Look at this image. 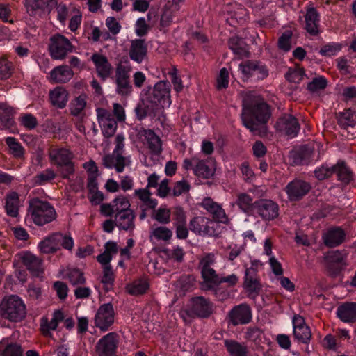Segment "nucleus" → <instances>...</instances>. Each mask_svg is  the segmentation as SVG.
I'll return each instance as SVG.
<instances>
[{
  "instance_id": "obj_5",
  "label": "nucleus",
  "mask_w": 356,
  "mask_h": 356,
  "mask_svg": "<svg viewBox=\"0 0 356 356\" xmlns=\"http://www.w3.org/2000/svg\"><path fill=\"white\" fill-rule=\"evenodd\" d=\"M29 211L34 223L40 226L49 223L56 218L54 208L49 202L38 198L29 202Z\"/></svg>"
},
{
  "instance_id": "obj_63",
  "label": "nucleus",
  "mask_w": 356,
  "mask_h": 356,
  "mask_svg": "<svg viewBox=\"0 0 356 356\" xmlns=\"http://www.w3.org/2000/svg\"><path fill=\"white\" fill-rule=\"evenodd\" d=\"M341 49V44L339 43H331L323 45L319 53L322 56H332L337 54Z\"/></svg>"
},
{
  "instance_id": "obj_59",
  "label": "nucleus",
  "mask_w": 356,
  "mask_h": 356,
  "mask_svg": "<svg viewBox=\"0 0 356 356\" xmlns=\"http://www.w3.org/2000/svg\"><path fill=\"white\" fill-rule=\"evenodd\" d=\"M13 64L5 58H0V79L9 78L13 73Z\"/></svg>"
},
{
  "instance_id": "obj_64",
  "label": "nucleus",
  "mask_w": 356,
  "mask_h": 356,
  "mask_svg": "<svg viewBox=\"0 0 356 356\" xmlns=\"http://www.w3.org/2000/svg\"><path fill=\"white\" fill-rule=\"evenodd\" d=\"M229 84V72L227 68L223 67L216 79V88L218 90L226 88Z\"/></svg>"
},
{
  "instance_id": "obj_14",
  "label": "nucleus",
  "mask_w": 356,
  "mask_h": 356,
  "mask_svg": "<svg viewBox=\"0 0 356 356\" xmlns=\"http://www.w3.org/2000/svg\"><path fill=\"white\" fill-rule=\"evenodd\" d=\"M131 204L127 197L119 195L112 200L110 203H104L100 206L101 213L106 217H111L113 215L124 213L129 209Z\"/></svg>"
},
{
  "instance_id": "obj_55",
  "label": "nucleus",
  "mask_w": 356,
  "mask_h": 356,
  "mask_svg": "<svg viewBox=\"0 0 356 356\" xmlns=\"http://www.w3.org/2000/svg\"><path fill=\"white\" fill-rule=\"evenodd\" d=\"M252 197L245 193H239L237 196L236 204L244 212L248 211L253 205Z\"/></svg>"
},
{
  "instance_id": "obj_22",
  "label": "nucleus",
  "mask_w": 356,
  "mask_h": 356,
  "mask_svg": "<svg viewBox=\"0 0 356 356\" xmlns=\"http://www.w3.org/2000/svg\"><path fill=\"white\" fill-rule=\"evenodd\" d=\"M95 65L97 76L102 81H106L113 74V67L106 56L100 54H93L90 58Z\"/></svg>"
},
{
  "instance_id": "obj_20",
  "label": "nucleus",
  "mask_w": 356,
  "mask_h": 356,
  "mask_svg": "<svg viewBox=\"0 0 356 356\" xmlns=\"http://www.w3.org/2000/svg\"><path fill=\"white\" fill-rule=\"evenodd\" d=\"M311 188L312 186L309 182L296 179L286 185L285 191L291 201H298L305 196Z\"/></svg>"
},
{
  "instance_id": "obj_47",
  "label": "nucleus",
  "mask_w": 356,
  "mask_h": 356,
  "mask_svg": "<svg viewBox=\"0 0 356 356\" xmlns=\"http://www.w3.org/2000/svg\"><path fill=\"white\" fill-rule=\"evenodd\" d=\"M66 277L74 286L83 285L86 282L84 273L76 268L68 269L66 273Z\"/></svg>"
},
{
  "instance_id": "obj_36",
  "label": "nucleus",
  "mask_w": 356,
  "mask_h": 356,
  "mask_svg": "<svg viewBox=\"0 0 356 356\" xmlns=\"http://www.w3.org/2000/svg\"><path fill=\"white\" fill-rule=\"evenodd\" d=\"M314 150L308 145H303L291 152V158L295 165H307L310 163Z\"/></svg>"
},
{
  "instance_id": "obj_37",
  "label": "nucleus",
  "mask_w": 356,
  "mask_h": 356,
  "mask_svg": "<svg viewBox=\"0 0 356 356\" xmlns=\"http://www.w3.org/2000/svg\"><path fill=\"white\" fill-rule=\"evenodd\" d=\"M141 136H144L151 153L159 156L162 152V142L161 138L151 129H145Z\"/></svg>"
},
{
  "instance_id": "obj_21",
  "label": "nucleus",
  "mask_w": 356,
  "mask_h": 356,
  "mask_svg": "<svg viewBox=\"0 0 356 356\" xmlns=\"http://www.w3.org/2000/svg\"><path fill=\"white\" fill-rule=\"evenodd\" d=\"M200 205L211 215L213 218L212 220L214 222H216L224 224H227L229 222V218L222 206L218 202L213 201L211 197L204 198Z\"/></svg>"
},
{
  "instance_id": "obj_57",
  "label": "nucleus",
  "mask_w": 356,
  "mask_h": 356,
  "mask_svg": "<svg viewBox=\"0 0 356 356\" xmlns=\"http://www.w3.org/2000/svg\"><path fill=\"white\" fill-rule=\"evenodd\" d=\"M334 173V165L329 167L327 164H323L314 170V175L317 179L323 180L330 177Z\"/></svg>"
},
{
  "instance_id": "obj_1",
  "label": "nucleus",
  "mask_w": 356,
  "mask_h": 356,
  "mask_svg": "<svg viewBox=\"0 0 356 356\" xmlns=\"http://www.w3.org/2000/svg\"><path fill=\"white\" fill-rule=\"evenodd\" d=\"M271 116L270 106L264 99L252 92L247 93L243 99L241 120L243 125L255 133L267 123Z\"/></svg>"
},
{
  "instance_id": "obj_23",
  "label": "nucleus",
  "mask_w": 356,
  "mask_h": 356,
  "mask_svg": "<svg viewBox=\"0 0 356 356\" xmlns=\"http://www.w3.org/2000/svg\"><path fill=\"white\" fill-rule=\"evenodd\" d=\"M292 323L295 339L300 343H308L312 338V332L305 319L300 315H295Z\"/></svg>"
},
{
  "instance_id": "obj_27",
  "label": "nucleus",
  "mask_w": 356,
  "mask_h": 356,
  "mask_svg": "<svg viewBox=\"0 0 356 356\" xmlns=\"http://www.w3.org/2000/svg\"><path fill=\"white\" fill-rule=\"evenodd\" d=\"M136 215L131 209L124 213L114 216L115 225L120 229L127 232H133L135 229Z\"/></svg>"
},
{
  "instance_id": "obj_42",
  "label": "nucleus",
  "mask_w": 356,
  "mask_h": 356,
  "mask_svg": "<svg viewBox=\"0 0 356 356\" xmlns=\"http://www.w3.org/2000/svg\"><path fill=\"white\" fill-rule=\"evenodd\" d=\"M51 161L54 162L58 166L67 164L72 161L73 155L67 149H51L49 154Z\"/></svg>"
},
{
  "instance_id": "obj_15",
  "label": "nucleus",
  "mask_w": 356,
  "mask_h": 356,
  "mask_svg": "<svg viewBox=\"0 0 356 356\" xmlns=\"http://www.w3.org/2000/svg\"><path fill=\"white\" fill-rule=\"evenodd\" d=\"M115 312L111 303L102 305L95 316V325L102 331H106L114 322Z\"/></svg>"
},
{
  "instance_id": "obj_28",
  "label": "nucleus",
  "mask_w": 356,
  "mask_h": 356,
  "mask_svg": "<svg viewBox=\"0 0 356 356\" xmlns=\"http://www.w3.org/2000/svg\"><path fill=\"white\" fill-rule=\"evenodd\" d=\"M23 264L33 276L40 277L43 273L42 261L31 254V252H24L21 257Z\"/></svg>"
},
{
  "instance_id": "obj_38",
  "label": "nucleus",
  "mask_w": 356,
  "mask_h": 356,
  "mask_svg": "<svg viewBox=\"0 0 356 356\" xmlns=\"http://www.w3.org/2000/svg\"><path fill=\"white\" fill-rule=\"evenodd\" d=\"M200 271L201 277L203 280L201 283V287L203 290H211L219 285L220 276L216 273L213 268Z\"/></svg>"
},
{
  "instance_id": "obj_2",
  "label": "nucleus",
  "mask_w": 356,
  "mask_h": 356,
  "mask_svg": "<svg viewBox=\"0 0 356 356\" xmlns=\"http://www.w3.org/2000/svg\"><path fill=\"white\" fill-rule=\"evenodd\" d=\"M214 312V305L203 296L193 297L187 307L180 311V316L185 323H189L195 318H207Z\"/></svg>"
},
{
  "instance_id": "obj_8",
  "label": "nucleus",
  "mask_w": 356,
  "mask_h": 356,
  "mask_svg": "<svg viewBox=\"0 0 356 356\" xmlns=\"http://www.w3.org/2000/svg\"><path fill=\"white\" fill-rule=\"evenodd\" d=\"M218 227L211 219L204 216H195L189 222L190 230L201 236L218 237Z\"/></svg>"
},
{
  "instance_id": "obj_40",
  "label": "nucleus",
  "mask_w": 356,
  "mask_h": 356,
  "mask_svg": "<svg viewBox=\"0 0 356 356\" xmlns=\"http://www.w3.org/2000/svg\"><path fill=\"white\" fill-rule=\"evenodd\" d=\"M228 44L234 54L240 58L250 57V53L248 45L242 38L238 36L232 37L229 40Z\"/></svg>"
},
{
  "instance_id": "obj_26",
  "label": "nucleus",
  "mask_w": 356,
  "mask_h": 356,
  "mask_svg": "<svg viewBox=\"0 0 356 356\" xmlns=\"http://www.w3.org/2000/svg\"><path fill=\"white\" fill-rule=\"evenodd\" d=\"M64 320L63 313L60 310H56L52 318L49 321L47 317H42L40 321V330L42 334L47 337H52L51 331L56 330L59 323Z\"/></svg>"
},
{
  "instance_id": "obj_11",
  "label": "nucleus",
  "mask_w": 356,
  "mask_h": 356,
  "mask_svg": "<svg viewBox=\"0 0 356 356\" xmlns=\"http://www.w3.org/2000/svg\"><path fill=\"white\" fill-rule=\"evenodd\" d=\"M227 318L229 324L233 326L246 325L252 319L251 307L246 303L236 305L229 312Z\"/></svg>"
},
{
  "instance_id": "obj_3",
  "label": "nucleus",
  "mask_w": 356,
  "mask_h": 356,
  "mask_svg": "<svg viewBox=\"0 0 356 356\" xmlns=\"http://www.w3.org/2000/svg\"><path fill=\"white\" fill-rule=\"evenodd\" d=\"M26 314V305L17 295L6 297L0 303V316L10 322H21L25 319Z\"/></svg>"
},
{
  "instance_id": "obj_30",
  "label": "nucleus",
  "mask_w": 356,
  "mask_h": 356,
  "mask_svg": "<svg viewBox=\"0 0 356 356\" xmlns=\"http://www.w3.org/2000/svg\"><path fill=\"white\" fill-rule=\"evenodd\" d=\"M50 81L54 83H65L70 81L73 76L74 72L67 65H62L55 67L50 72Z\"/></svg>"
},
{
  "instance_id": "obj_56",
  "label": "nucleus",
  "mask_w": 356,
  "mask_h": 356,
  "mask_svg": "<svg viewBox=\"0 0 356 356\" xmlns=\"http://www.w3.org/2000/svg\"><path fill=\"white\" fill-rule=\"evenodd\" d=\"M19 121L21 125L28 130H32L38 125L37 118L31 113L22 114L19 117Z\"/></svg>"
},
{
  "instance_id": "obj_29",
  "label": "nucleus",
  "mask_w": 356,
  "mask_h": 356,
  "mask_svg": "<svg viewBox=\"0 0 356 356\" xmlns=\"http://www.w3.org/2000/svg\"><path fill=\"white\" fill-rule=\"evenodd\" d=\"M346 233L341 227H334L327 230L323 236L324 244L328 248H334L343 243Z\"/></svg>"
},
{
  "instance_id": "obj_9",
  "label": "nucleus",
  "mask_w": 356,
  "mask_h": 356,
  "mask_svg": "<svg viewBox=\"0 0 356 356\" xmlns=\"http://www.w3.org/2000/svg\"><path fill=\"white\" fill-rule=\"evenodd\" d=\"M120 341L119 335L116 332H109L102 337L95 346L98 356H116Z\"/></svg>"
},
{
  "instance_id": "obj_41",
  "label": "nucleus",
  "mask_w": 356,
  "mask_h": 356,
  "mask_svg": "<svg viewBox=\"0 0 356 356\" xmlns=\"http://www.w3.org/2000/svg\"><path fill=\"white\" fill-rule=\"evenodd\" d=\"M19 197L17 192L13 191L5 197V209L8 216L15 218L19 214Z\"/></svg>"
},
{
  "instance_id": "obj_35",
  "label": "nucleus",
  "mask_w": 356,
  "mask_h": 356,
  "mask_svg": "<svg viewBox=\"0 0 356 356\" xmlns=\"http://www.w3.org/2000/svg\"><path fill=\"white\" fill-rule=\"evenodd\" d=\"M224 346L229 356H250L248 346L234 339H225Z\"/></svg>"
},
{
  "instance_id": "obj_34",
  "label": "nucleus",
  "mask_w": 356,
  "mask_h": 356,
  "mask_svg": "<svg viewBox=\"0 0 356 356\" xmlns=\"http://www.w3.org/2000/svg\"><path fill=\"white\" fill-rule=\"evenodd\" d=\"M337 315L344 323L355 322L356 302H346L339 305L337 310Z\"/></svg>"
},
{
  "instance_id": "obj_10",
  "label": "nucleus",
  "mask_w": 356,
  "mask_h": 356,
  "mask_svg": "<svg viewBox=\"0 0 356 356\" xmlns=\"http://www.w3.org/2000/svg\"><path fill=\"white\" fill-rule=\"evenodd\" d=\"M275 128L277 131L293 138L297 136L300 124L293 115L285 113L277 119Z\"/></svg>"
},
{
  "instance_id": "obj_13",
  "label": "nucleus",
  "mask_w": 356,
  "mask_h": 356,
  "mask_svg": "<svg viewBox=\"0 0 356 356\" xmlns=\"http://www.w3.org/2000/svg\"><path fill=\"white\" fill-rule=\"evenodd\" d=\"M239 69L247 78L254 76L258 80H262L268 76V70L261 61L247 60L239 65Z\"/></svg>"
},
{
  "instance_id": "obj_33",
  "label": "nucleus",
  "mask_w": 356,
  "mask_h": 356,
  "mask_svg": "<svg viewBox=\"0 0 356 356\" xmlns=\"http://www.w3.org/2000/svg\"><path fill=\"white\" fill-rule=\"evenodd\" d=\"M49 96L50 102L54 106L63 108L68 102L69 92L64 87L56 86L50 90Z\"/></svg>"
},
{
  "instance_id": "obj_46",
  "label": "nucleus",
  "mask_w": 356,
  "mask_h": 356,
  "mask_svg": "<svg viewBox=\"0 0 356 356\" xmlns=\"http://www.w3.org/2000/svg\"><path fill=\"white\" fill-rule=\"evenodd\" d=\"M149 288V284L145 280H136L126 286L128 293L131 296H139L145 293Z\"/></svg>"
},
{
  "instance_id": "obj_17",
  "label": "nucleus",
  "mask_w": 356,
  "mask_h": 356,
  "mask_svg": "<svg viewBox=\"0 0 356 356\" xmlns=\"http://www.w3.org/2000/svg\"><path fill=\"white\" fill-rule=\"evenodd\" d=\"M257 271L256 267L246 268L245 271L243 287L249 297L258 296L262 289Z\"/></svg>"
},
{
  "instance_id": "obj_7",
  "label": "nucleus",
  "mask_w": 356,
  "mask_h": 356,
  "mask_svg": "<svg viewBox=\"0 0 356 356\" xmlns=\"http://www.w3.org/2000/svg\"><path fill=\"white\" fill-rule=\"evenodd\" d=\"M48 49L54 60H63L74 51V46L66 37L57 33L50 38Z\"/></svg>"
},
{
  "instance_id": "obj_54",
  "label": "nucleus",
  "mask_w": 356,
  "mask_h": 356,
  "mask_svg": "<svg viewBox=\"0 0 356 356\" xmlns=\"http://www.w3.org/2000/svg\"><path fill=\"white\" fill-rule=\"evenodd\" d=\"M154 210L153 218L161 224H168L170 221L171 212L165 207H161L157 210Z\"/></svg>"
},
{
  "instance_id": "obj_60",
  "label": "nucleus",
  "mask_w": 356,
  "mask_h": 356,
  "mask_svg": "<svg viewBox=\"0 0 356 356\" xmlns=\"http://www.w3.org/2000/svg\"><path fill=\"white\" fill-rule=\"evenodd\" d=\"M263 332L257 327H249L245 332L244 338L250 341L257 343L261 341Z\"/></svg>"
},
{
  "instance_id": "obj_43",
  "label": "nucleus",
  "mask_w": 356,
  "mask_h": 356,
  "mask_svg": "<svg viewBox=\"0 0 356 356\" xmlns=\"http://www.w3.org/2000/svg\"><path fill=\"white\" fill-rule=\"evenodd\" d=\"M103 164L107 168H115L118 172H122L125 167V157L113 152L103 158Z\"/></svg>"
},
{
  "instance_id": "obj_39",
  "label": "nucleus",
  "mask_w": 356,
  "mask_h": 356,
  "mask_svg": "<svg viewBox=\"0 0 356 356\" xmlns=\"http://www.w3.org/2000/svg\"><path fill=\"white\" fill-rule=\"evenodd\" d=\"M318 27V13L315 8H311L307 10L305 15V29L309 34L316 35L319 32Z\"/></svg>"
},
{
  "instance_id": "obj_52",
  "label": "nucleus",
  "mask_w": 356,
  "mask_h": 356,
  "mask_svg": "<svg viewBox=\"0 0 356 356\" xmlns=\"http://www.w3.org/2000/svg\"><path fill=\"white\" fill-rule=\"evenodd\" d=\"M151 236L157 240L168 241L171 239L172 232L167 227L160 226L152 230Z\"/></svg>"
},
{
  "instance_id": "obj_32",
  "label": "nucleus",
  "mask_w": 356,
  "mask_h": 356,
  "mask_svg": "<svg viewBox=\"0 0 356 356\" xmlns=\"http://www.w3.org/2000/svg\"><path fill=\"white\" fill-rule=\"evenodd\" d=\"M216 170L215 162L212 159L207 160L198 159L195 166L193 168L195 175L203 179L211 177Z\"/></svg>"
},
{
  "instance_id": "obj_61",
  "label": "nucleus",
  "mask_w": 356,
  "mask_h": 356,
  "mask_svg": "<svg viewBox=\"0 0 356 356\" xmlns=\"http://www.w3.org/2000/svg\"><path fill=\"white\" fill-rule=\"evenodd\" d=\"M327 81L325 78L322 76L315 77L307 84V89L311 92H316L319 90H323L326 88Z\"/></svg>"
},
{
  "instance_id": "obj_53",
  "label": "nucleus",
  "mask_w": 356,
  "mask_h": 356,
  "mask_svg": "<svg viewBox=\"0 0 356 356\" xmlns=\"http://www.w3.org/2000/svg\"><path fill=\"white\" fill-rule=\"evenodd\" d=\"M305 75L303 68L296 67L294 68H289L285 74V77L290 82L298 83L303 79Z\"/></svg>"
},
{
  "instance_id": "obj_16",
  "label": "nucleus",
  "mask_w": 356,
  "mask_h": 356,
  "mask_svg": "<svg viewBox=\"0 0 356 356\" xmlns=\"http://www.w3.org/2000/svg\"><path fill=\"white\" fill-rule=\"evenodd\" d=\"M96 111L97 121L102 127L103 135L106 138L113 136L118 127V123L113 114L103 108H98Z\"/></svg>"
},
{
  "instance_id": "obj_62",
  "label": "nucleus",
  "mask_w": 356,
  "mask_h": 356,
  "mask_svg": "<svg viewBox=\"0 0 356 356\" xmlns=\"http://www.w3.org/2000/svg\"><path fill=\"white\" fill-rule=\"evenodd\" d=\"M216 262V257L214 253L204 254L199 261V268L200 270L212 268V265Z\"/></svg>"
},
{
  "instance_id": "obj_44",
  "label": "nucleus",
  "mask_w": 356,
  "mask_h": 356,
  "mask_svg": "<svg viewBox=\"0 0 356 356\" xmlns=\"http://www.w3.org/2000/svg\"><path fill=\"white\" fill-rule=\"evenodd\" d=\"M134 195L143 202L141 208L145 207L147 209H155L158 204L157 200L151 197L152 193L147 188L135 190Z\"/></svg>"
},
{
  "instance_id": "obj_25",
  "label": "nucleus",
  "mask_w": 356,
  "mask_h": 356,
  "mask_svg": "<svg viewBox=\"0 0 356 356\" xmlns=\"http://www.w3.org/2000/svg\"><path fill=\"white\" fill-rule=\"evenodd\" d=\"M131 60L141 63L147 55V44L143 39H135L131 41L129 52Z\"/></svg>"
},
{
  "instance_id": "obj_24",
  "label": "nucleus",
  "mask_w": 356,
  "mask_h": 356,
  "mask_svg": "<svg viewBox=\"0 0 356 356\" xmlns=\"http://www.w3.org/2000/svg\"><path fill=\"white\" fill-rule=\"evenodd\" d=\"M257 213L265 220H271L278 216V206L270 200H260L254 203Z\"/></svg>"
},
{
  "instance_id": "obj_18",
  "label": "nucleus",
  "mask_w": 356,
  "mask_h": 356,
  "mask_svg": "<svg viewBox=\"0 0 356 356\" xmlns=\"http://www.w3.org/2000/svg\"><path fill=\"white\" fill-rule=\"evenodd\" d=\"M57 4L56 0H24V5L30 16L49 13Z\"/></svg>"
},
{
  "instance_id": "obj_45",
  "label": "nucleus",
  "mask_w": 356,
  "mask_h": 356,
  "mask_svg": "<svg viewBox=\"0 0 356 356\" xmlns=\"http://www.w3.org/2000/svg\"><path fill=\"white\" fill-rule=\"evenodd\" d=\"M334 168L338 180L342 183L348 184L353 179V172L344 162H338L334 165Z\"/></svg>"
},
{
  "instance_id": "obj_49",
  "label": "nucleus",
  "mask_w": 356,
  "mask_h": 356,
  "mask_svg": "<svg viewBox=\"0 0 356 356\" xmlns=\"http://www.w3.org/2000/svg\"><path fill=\"white\" fill-rule=\"evenodd\" d=\"M88 95L82 93L76 97L70 104V113L74 116H77L85 109L87 104Z\"/></svg>"
},
{
  "instance_id": "obj_50",
  "label": "nucleus",
  "mask_w": 356,
  "mask_h": 356,
  "mask_svg": "<svg viewBox=\"0 0 356 356\" xmlns=\"http://www.w3.org/2000/svg\"><path fill=\"white\" fill-rule=\"evenodd\" d=\"M6 143L10 149V154L16 159H22L24 156V149L14 137L6 138Z\"/></svg>"
},
{
  "instance_id": "obj_12",
  "label": "nucleus",
  "mask_w": 356,
  "mask_h": 356,
  "mask_svg": "<svg viewBox=\"0 0 356 356\" xmlns=\"http://www.w3.org/2000/svg\"><path fill=\"white\" fill-rule=\"evenodd\" d=\"M130 67L119 64L115 70L116 92L121 96H128L132 92L130 82Z\"/></svg>"
},
{
  "instance_id": "obj_4",
  "label": "nucleus",
  "mask_w": 356,
  "mask_h": 356,
  "mask_svg": "<svg viewBox=\"0 0 356 356\" xmlns=\"http://www.w3.org/2000/svg\"><path fill=\"white\" fill-rule=\"evenodd\" d=\"M170 91L171 84L168 81H159L147 92L145 101L150 104L152 110H156L159 106H170Z\"/></svg>"
},
{
  "instance_id": "obj_19",
  "label": "nucleus",
  "mask_w": 356,
  "mask_h": 356,
  "mask_svg": "<svg viewBox=\"0 0 356 356\" xmlns=\"http://www.w3.org/2000/svg\"><path fill=\"white\" fill-rule=\"evenodd\" d=\"M347 254L344 251H329L324 257L325 266L332 275L338 274L346 265Z\"/></svg>"
},
{
  "instance_id": "obj_58",
  "label": "nucleus",
  "mask_w": 356,
  "mask_h": 356,
  "mask_svg": "<svg viewBox=\"0 0 356 356\" xmlns=\"http://www.w3.org/2000/svg\"><path fill=\"white\" fill-rule=\"evenodd\" d=\"M292 32L290 30L284 31L279 38L277 45L280 49L287 52L291 49Z\"/></svg>"
},
{
  "instance_id": "obj_6",
  "label": "nucleus",
  "mask_w": 356,
  "mask_h": 356,
  "mask_svg": "<svg viewBox=\"0 0 356 356\" xmlns=\"http://www.w3.org/2000/svg\"><path fill=\"white\" fill-rule=\"evenodd\" d=\"M61 247L72 250L74 241L70 235L60 232H56L47 236L38 245L40 252L43 254H54L60 250Z\"/></svg>"
},
{
  "instance_id": "obj_51",
  "label": "nucleus",
  "mask_w": 356,
  "mask_h": 356,
  "mask_svg": "<svg viewBox=\"0 0 356 356\" xmlns=\"http://www.w3.org/2000/svg\"><path fill=\"white\" fill-rule=\"evenodd\" d=\"M56 177L55 172L51 169L47 168L39 173H38L33 179V183L37 186H42L46 183L53 180Z\"/></svg>"
},
{
  "instance_id": "obj_48",
  "label": "nucleus",
  "mask_w": 356,
  "mask_h": 356,
  "mask_svg": "<svg viewBox=\"0 0 356 356\" xmlns=\"http://www.w3.org/2000/svg\"><path fill=\"white\" fill-rule=\"evenodd\" d=\"M353 115L354 111L350 108L339 113L337 115L338 124L344 129H347L349 127H353L355 125Z\"/></svg>"
},
{
  "instance_id": "obj_31",
  "label": "nucleus",
  "mask_w": 356,
  "mask_h": 356,
  "mask_svg": "<svg viewBox=\"0 0 356 356\" xmlns=\"http://www.w3.org/2000/svg\"><path fill=\"white\" fill-rule=\"evenodd\" d=\"M15 111L13 108L6 103H0V120L4 129L15 133L17 130L15 122L13 120Z\"/></svg>"
}]
</instances>
